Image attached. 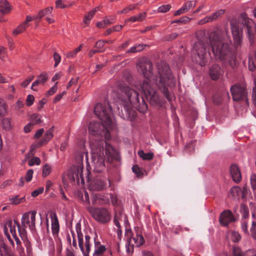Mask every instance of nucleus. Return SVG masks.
Returning <instances> with one entry per match:
<instances>
[{
	"label": "nucleus",
	"instance_id": "obj_51",
	"mask_svg": "<svg viewBox=\"0 0 256 256\" xmlns=\"http://www.w3.org/2000/svg\"><path fill=\"white\" fill-rule=\"evenodd\" d=\"M190 20H191V18H190L188 16H184V17L181 18H180L178 20H176L173 22L172 23L180 22V23L186 24V23L190 22Z\"/></svg>",
	"mask_w": 256,
	"mask_h": 256
},
{
	"label": "nucleus",
	"instance_id": "obj_45",
	"mask_svg": "<svg viewBox=\"0 0 256 256\" xmlns=\"http://www.w3.org/2000/svg\"><path fill=\"white\" fill-rule=\"evenodd\" d=\"M132 170L138 176H140L143 175V172L141 168L137 165L134 166L132 168Z\"/></svg>",
	"mask_w": 256,
	"mask_h": 256
},
{
	"label": "nucleus",
	"instance_id": "obj_49",
	"mask_svg": "<svg viewBox=\"0 0 256 256\" xmlns=\"http://www.w3.org/2000/svg\"><path fill=\"white\" fill-rule=\"evenodd\" d=\"M57 84L58 82H56L54 85L47 92L46 94V96H52L56 92L58 89Z\"/></svg>",
	"mask_w": 256,
	"mask_h": 256
},
{
	"label": "nucleus",
	"instance_id": "obj_58",
	"mask_svg": "<svg viewBox=\"0 0 256 256\" xmlns=\"http://www.w3.org/2000/svg\"><path fill=\"white\" fill-rule=\"evenodd\" d=\"M250 183L252 188L254 190L256 189V174H252L250 177Z\"/></svg>",
	"mask_w": 256,
	"mask_h": 256
},
{
	"label": "nucleus",
	"instance_id": "obj_17",
	"mask_svg": "<svg viewBox=\"0 0 256 256\" xmlns=\"http://www.w3.org/2000/svg\"><path fill=\"white\" fill-rule=\"evenodd\" d=\"M230 172L232 180L236 183L240 182L242 180L241 173L239 168L235 164L230 166Z\"/></svg>",
	"mask_w": 256,
	"mask_h": 256
},
{
	"label": "nucleus",
	"instance_id": "obj_35",
	"mask_svg": "<svg viewBox=\"0 0 256 256\" xmlns=\"http://www.w3.org/2000/svg\"><path fill=\"white\" fill-rule=\"evenodd\" d=\"M25 228L24 227L21 226L20 224L18 225V234L24 241L27 240L26 232Z\"/></svg>",
	"mask_w": 256,
	"mask_h": 256
},
{
	"label": "nucleus",
	"instance_id": "obj_40",
	"mask_svg": "<svg viewBox=\"0 0 256 256\" xmlns=\"http://www.w3.org/2000/svg\"><path fill=\"white\" fill-rule=\"evenodd\" d=\"M230 234L232 240L234 242H238L241 238V236L238 232H232Z\"/></svg>",
	"mask_w": 256,
	"mask_h": 256
},
{
	"label": "nucleus",
	"instance_id": "obj_13",
	"mask_svg": "<svg viewBox=\"0 0 256 256\" xmlns=\"http://www.w3.org/2000/svg\"><path fill=\"white\" fill-rule=\"evenodd\" d=\"M52 136H49L46 134H44L42 140H40L39 142L34 144L30 147V150L28 154H26V159L30 158V156H32L34 155V150L46 144L52 138Z\"/></svg>",
	"mask_w": 256,
	"mask_h": 256
},
{
	"label": "nucleus",
	"instance_id": "obj_56",
	"mask_svg": "<svg viewBox=\"0 0 256 256\" xmlns=\"http://www.w3.org/2000/svg\"><path fill=\"white\" fill-rule=\"evenodd\" d=\"M214 102L216 104H220L222 100L221 96L218 94H216L212 98Z\"/></svg>",
	"mask_w": 256,
	"mask_h": 256
},
{
	"label": "nucleus",
	"instance_id": "obj_31",
	"mask_svg": "<svg viewBox=\"0 0 256 256\" xmlns=\"http://www.w3.org/2000/svg\"><path fill=\"white\" fill-rule=\"evenodd\" d=\"M30 122L33 125L40 124L42 120V116L38 114H33L30 116Z\"/></svg>",
	"mask_w": 256,
	"mask_h": 256
},
{
	"label": "nucleus",
	"instance_id": "obj_8",
	"mask_svg": "<svg viewBox=\"0 0 256 256\" xmlns=\"http://www.w3.org/2000/svg\"><path fill=\"white\" fill-rule=\"evenodd\" d=\"M88 211L96 220L101 223H106L110 220V214L109 211L105 208H94L88 206Z\"/></svg>",
	"mask_w": 256,
	"mask_h": 256
},
{
	"label": "nucleus",
	"instance_id": "obj_54",
	"mask_svg": "<svg viewBox=\"0 0 256 256\" xmlns=\"http://www.w3.org/2000/svg\"><path fill=\"white\" fill-rule=\"evenodd\" d=\"M53 56H54V59L55 61V64H54V67H56L58 64L60 62V60H61V58H60V54L56 52H55Z\"/></svg>",
	"mask_w": 256,
	"mask_h": 256
},
{
	"label": "nucleus",
	"instance_id": "obj_38",
	"mask_svg": "<svg viewBox=\"0 0 256 256\" xmlns=\"http://www.w3.org/2000/svg\"><path fill=\"white\" fill-rule=\"evenodd\" d=\"M248 67L249 70L252 72L256 70V54L255 60L254 58H249Z\"/></svg>",
	"mask_w": 256,
	"mask_h": 256
},
{
	"label": "nucleus",
	"instance_id": "obj_3",
	"mask_svg": "<svg viewBox=\"0 0 256 256\" xmlns=\"http://www.w3.org/2000/svg\"><path fill=\"white\" fill-rule=\"evenodd\" d=\"M114 128H110L102 121L92 122L89 124V132L94 136H100L102 138H91L90 146L91 148V164L93 172L96 173L102 172L106 168L105 159L106 157L109 162L113 160L118 161L120 156L117 151L107 142L103 138L108 140L110 138V130Z\"/></svg>",
	"mask_w": 256,
	"mask_h": 256
},
{
	"label": "nucleus",
	"instance_id": "obj_21",
	"mask_svg": "<svg viewBox=\"0 0 256 256\" xmlns=\"http://www.w3.org/2000/svg\"><path fill=\"white\" fill-rule=\"evenodd\" d=\"M52 218V229L54 235L58 234L59 232L60 226L58 220L56 213L53 212L50 215Z\"/></svg>",
	"mask_w": 256,
	"mask_h": 256
},
{
	"label": "nucleus",
	"instance_id": "obj_9",
	"mask_svg": "<svg viewBox=\"0 0 256 256\" xmlns=\"http://www.w3.org/2000/svg\"><path fill=\"white\" fill-rule=\"evenodd\" d=\"M108 186H112V181L108 179ZM88 187L91 190H102L108 187L107 180L102 177L96 176L92 180L89 181Z\"/></svg>",
	"mask_w": 256,
	"mask_h": 256
},
{
	"label": "nucleus",
	"instance_id": "obj_43",
	"mask_svg": "<svg viewBox=\"0 0 256 256\" xmlns=\"http://www.w3.org/2000/svg\"><path fill=\"white\" fill-rule=\"evenodd\" d=\"M196 6V2L193 3L192 1H188L184 4L182 6L183 8L184 9L185 12H188V10Z\"/></svg>",
	"mask_w": 256,
	"mask_h": 256
},
{
	"label": "nucleus",
	"instance_id": "obj_26",
	"mask_svg": "<svg viewBox=\"0 0 256 256\" xmlns=\"http://www.w3.org/2000/svg\"><path fill=\"white\" fill-rule=\"evenodd\" d=\"M10 10V4L7 0H0V15L9 12Z\"/></svg>",
	"mask_w": 256,
	"mask_h": 256
},
{
	"label": "nucleus",
	"instance_id": "obj_39",
	"mask_svg": "<svg viewBox=\"0 0 256 256\" xmlns=\"http://www.w3.org/2000/svg\"><path fill=\"white\" fill-rule=\"evenodd\" d=\"M98 10V8H96L86 15L84 20V22L87 24V21L90 20L94 15L96 12Z\"/></svg>",
	"mask_w": 256,
	"mask_h": 256
},
{
	"label": "nucleus",
	"instance_id": "obj_46",
	"mask_svg": "<svg viewBox=\"0 0 256 256\" xmlns=\"http://www.w3.org/2000/svg\"><path fill=\"white\" fill-rule=\"evenodd\" d=\"M51 172V168L48 164H46L43 167L42 170V176H46L50 174Z\"/></svg>",
	"mask_w": 256,
	"mask_h": 256
},
{
	"label": "nucleus",
	"instance_id": "obj_10",
	"mask_svg": "<svg viewBox=\"0 0 256 256\" xmlns=\"http://www.w3.org/2000/svg\"><path fill=\"white\" fill-rule=\"evenodd\" d=\"M36 212L34 210L24 214L22 218V226L28 227L31 230L35 229L36 215Z\"/></svg>",
	"mask_w": 256,
	"mask_h": 256
},
{
	"label": "nucleus",
	"instance_id": "obj_64",
	"mask_svg": "<svg viewBox=\"0 0 256 256\" xmlns=\"http://www.w3.org/2000/svg\"><path fill=\"white\" fill-rule=\"evenodd\" d=\"M33 126H34L30 122L28 123L24 127V132L26 133L30 132Z\"/></svg>",
	"mask_w": 256,
	"mask_h": 256
},
{
	"label": "nucleus",
	"instance_id": "obj_53",
	"mask_svg": "<svg viewBox=\"0 0 256 256\" xmlns=\"http://www.w3.org/2000/svg\"><path fill=\"white\" fill-rule=\"evenodd\" d=\"M34 100V97L32 95L29 94L26 100V105L28 106H32Z\"/></svg>",
	"mask_w": 256,
	"mask_h": 256
},
{
	"label": "nucleus",
	"instance_id": "obj_25",
	"mask_svg": "<svg viewBox=\"0 0 256 256\" xmlns=\"http://www.w3.org/2000/svg\"><path fill=\"white\" fill-rule=\"evenodd\" d=\"M48 80V77L46 73H42L38 76V78L32 83V89L34 90H36L34 88V86H38V84H44V83Z\"/></svg>",
	"mask_w": 256,
	"mask_h": 256
},
{
	"label": "nucleus",
	"instance_id": "obj_50",
	"mask_svg": "<svg viewBox=\"0 0 256 256\" xmlns=\"http://www.w3.org/2000/svg\"><path fill=\"white\" fill-rule=\"evenodd\" d=\"M256 226V222L255 221H252V226L250 228V232L252 237L255 240H256V232L255 230Z\"/></svg>",
	"mask_w": 256,
	"mask_h": 256
},
{
	"label": "nucleus",
	"instance_id": "obj_1",
	"mask_svg": "<svg viewBox=\"0 0 256 256\" xmlns=\"http://www.w3.org/2000/svg\"><path fill=\"white\" fill-rule=\"evenodd\" d=\"M228 42L230 40L226 31L218 30L208 34L206 38L194 44L193 61L202 66H205L210 56L207 48L210 45L216 59L222 61L226 68L234 69L238 65L236 54Z\"/></svg>",
	"mask_w": 256,
	"mask_h": 256
},
{
	"label": "nucleus",
	"instance_id": "obj_34",
	"mask_svg": "<svg viewBox=\"0 0 256 256\" xmlns=\"http://www.w3.org/2000/svg\"><path fill=\"white\" fill-rule=\"evenodd\" d=\"M9 200L12 204L16 205L24 202L25 198L24 196L20 198L18 196H16L14 198H10Z\"/></svg>",
	"mask_w": 256,
	"mask_h": 256
},
{
	"label": "nucleus",
	"instance_id": "obj_55",
	"mask_svg": "<svg viewBox=\"0 0 256 256\" xmlns=\"http://www.w3.org/2000/svg\"><path fill=\"white\" fill-rule=\"evenodd\" d=\"M254 82L255 86L253 88L252 100L254 104V106L256 107V78H254Z\"/></svg>",
	"mask_w": 256,
	"mask_h": 256
},
{
	"label": "nucleus",
	"instance_id": "obj_5",
	"mask_svg": "<svg viewBox=\"0 0 256 256\" xmlns=\"http://www.w3.org/2000/svg\"><path fill=\"white\" fill-rule=\"evenodd\" d=\"M242 26L246 28V32L250 42L252 43L254 40V24L252 19L248 18L246 13H242L238 21L230 22L234 46L236 51L238 50L242 44L243 30Z\"/></svg>",
	"mask_w": 256,
	"mask_h": 256
},
{
	"label": "nucleus",
	"instance_id": "obj_52",
	"mask_svg": "<svg viewBox=\"0 0 256 256\" xmlns=\"http://www.w3.org/2000/svg\"><path fill=\"white\" fill-rule=\"evenodd\" d=\"M82 200L84 202H86V203L88 204H90V201L88 194L86 191H84V195L82 196Z\"/></svg>",
	"mask_w": 256,
	"mask_h": 256
},
{
	"label": "nucleus",
	"instance_id": "obj_57",
	"mask_svg": "<svg viewBox=\"0 0 256 256\" xmlns=\"http://www.w3.org/2000/svg\"><path fill=\"white\" fill-rule=\"evenodd\" d=\"M44 188L42 187H40L38 189L33 191L32 193V196L33 197H36L38 196L40 194H42L44 192Z\"/></svg>",
	"mask_w": 256,
	"mask_h": 256
},
{
	"label": "nucleus",
	"instance_id": "obj_36",
	"mask_svg": "<svg viewBox=\"0 0 256 256\" xmlns=\"http://www.w3.org/2000/svg\"><path fill=\"white\" fill-rule=\"evenodd\" d=\"M145 46H146V45H144L142 44H140L137 46H134L132 48H131L130 49L128 50H127V52L128 53H130V52L134 53V52H140L144 48V47Z\"/></svg>",
	"mask_w": 256,
	"mask_h": 256
},
{
	"label": "nucleus",
	"instance_id": "obj_29",
	"mask_svg": "<svg viewBox=\"0 0 256 256\" xmlns=\"http://www.w3.org/2000/svg\"><path fill=\"white\" fill-rule=\"evenodd\" d=\"M29 26V24H26V22H24L20 24L16 28L12 31V34L14 36H17L24 32Z\"/></svg>",
	"mask_w": 256,
	"mask_h": 256
},
{
	"label": "nucleus",
	"instance_id": "obj_2",
	"mask_svg": "<svg viewBox=\"0 0 256 256\" xmlns=\"http://www.w3.org/2000/svg\"><path fill=\"white\" fill-rule=\"evenodd\" d=\"M138 70L145 78L142 82L136 86L145 96L150 104L157 106L160 104V100L156 90L150 83H154L162 91L168 101L171 100L172 96L168 92L166 86H174L175 80L171 73L168 65L165 62L158 64V68L159 76H153L152 73V64L148 58H142L137 64Z\"/></svg>",
	"mask_w": 256,
	"mask_h": 256
},
{
	"label": "nucleus",
	"instance_id": "obj_59",
	"mask_svg": "<svg viewBox=\"0 0 256 256\" xmlns=\"http://www.w3.org/2000/svg\"><path fill=\"white\" fill-rule=\"evenodd\" d=\"M6 112V108L4 104L2 102V100H0V116L4 115Z\"/></svg>",
	"mask_w": 256,
	"mask_h": 256
},
{
	"label": "nucleus",
	"instance_id": "obj_6",
	"mask_svg": "<svg viewBox=\"0 0 256 256\" xmlns=\"http://www.w3.org/2000/svg\"><path fill=\"white\" fill-rule=\"evenodd\" d=\"M94 112L100 120L105 122L108 127L114 128L112 108L108 102L97 104L94 108Z\"/></svg>",
	"mask_w": 256,
	"mask_h": 256
},
{
	"label": "nucleus",
	"instance_id": "obj_30",
	"mask_svg": "<svg viewBox=\"0 0 256 256\" xmlns=\"http://www.w3.org/2000/svg\"><path fill=\"white\" fill-rule=\"evenodd\" d=\"M242 188L238 186L232 187L230 190V194L234 198L239 199L240 198Z\"/></svg>",
	"mask_w": 256,
	"mask_h": 256
},
{
	"label": "nucleus",
	"instance_id": "obj_44",
	"mask_svg": "<svg viewBox=\"0 0 256 256\" xmlns=\"http://www.w3.org/2000/svg\"><path fill=\"white\" fill-rule=\"evenodd\" d=\"M40 163V160L38 157H34L28 162V165L32 166L34 164L39 165Z\"/></svg>",
	"mask_w": 256,
	"mask_h": 256
},
{
	"label": "nucleus",
	"instance_id": "obj_7",
	"mask_svg": "<svg viewBox=\"0 0 256 256\" xmlns=\"http://www.w3.org/2000/svg\"><path fill=\"white\" fill-rule=\"evenodd\" d=\"M83 158L84 155L82 154H80L77 156L76 160L78 162V164L73 166L68 173V178L72 183L74 184L76 182L78 184H79L80 180L82 184H84V182L82 175Z\"/></svg>",
	"mask_w": 256,
	"mask_h": 256
},
{
	"label": "nucleus",
	"instance_id": "obj_33",
	"mask_svg": "<svg viewBox=\"0 0 256 256\" xmlns=\"http://www.w3.org/2000/svg\"><path fill=\"white\" fill-rule=\"evenodd\" d=\"M140 157L144 160H151L153 158L154 154L152 152L144 153L142 150H139L138 152Z\"/></svg>",
	"mask_w": 256,
	"mask_h": 256
},
{
	"label": "nucleus",
	"instance_id": "obj_37",
	"mask_svg": "<svg viewBox=\"0 0 256 256\" xmlns=\"http://www.w3.org/2000/svg\"><path fill=\"white\" fill-rule=\"evenodd\" d=\"M240 212L243 218H246L248 216V208L246 204H240Z\"/></svg>",
	"mask_w": 256,
	"mask_h": 256
},
{
	"label": "nucleus",
	"instance_id": "obj_23",
	"mask_svg": "<svg viewBox=\"0 0 256 256\" xmlns=\"http://www.w3.org/2000/svg\"><path fill=\"white\" fill-rule=\"evenodd\" d=\"M109 202V198L108 197L105 196H102L100 194H95L92 200V204H107Z\"/></svg>",
	"mask_w": 256,
	"mask_h": 256
},
{
	"label": "nucleus",
	"instance_id": "obj_63",
	"mask_svg": "<svg viewBox=\"0 0 256 256\" xmlns=\"http://www.w3.org/2000/svg\"><path fill=\"white\" fill-rule=\"evenodd\" d=\"M6 55V49L2 46H0V58L2 59Z\"/></svg>",
	"mask_w": 256,
	"mask_h": 256
},
{
	"label": "nucleus",
	"instance_id": "obj_41",
	"mask_svg": "<svg viewBox=\"0 0 256 256\" xmlns=\"http://www.w3.org/2000/svg\"><path fill=\"white\" fill-rule=\"evenodd\" d=\"M82 44H80L78 48H76L74 51H71L67 53V58H70L75 56L76 54L81 50Z\"/></svg>",
	"mask_w": 256,
	"mask_h": 256
},
{
	"label": "nucleus",
	"instance_id": "obj_19",
	"mask_svg": "<svg viewBox=\"0 0 256 256\" xmlns=\"http://www.w3.org/2000/svg\"><path fill=\"white\" fill-rule=\"evenodd\" d=\"M224 12L225 10H220L216 12L212 16H206L204 19L200 20L198 24H202L206 22H211L218 18L220 15L223 14L224 13Z\"/></svg>",
	"mask_w": 256,
	"mask_h": 256
},
{
	"label": "nucleus",
	"instance_id": "obj_22",
	"mask_svg": "<svg viewBox=\"0 0 256 256\" xmlns=\"http://www.w3.org/2000/svg\"><path fill=\"white\" fill-rule=\"evenodd\" d=\"M106 250L105 246L100 244V242L94 240V251L93 256H104Z\"/></svg>",
	"mask_w": 256,
	"mask_h": 256
},
{
	"label": "nucleus",
	"instance_id": "obj_24",
	"mask_svg": "<svg viewBox=\"0 0 256 256\" xmlns=\"http://www.w3.org/2000/svg\"><path fill=\"white\" fill-rule=\"evenodd\" d=\"M0 256H14L10 248L4 242L0 243Z\"/></svg>",
	"mask_w": 256,
	"mask_h": 256
},
{
	"label": "nucleus",
	"instance_id": "obj_61",
	"mask_svg": "<svg viewBox=\"0 0 256 256\" xmlns=\"http://www.w3.org/2000/svg\"><path fill=\"white\" fill-rule=\"evenodd\" d=\"M104 46V42L103 40H98L95 44L94 47L98 49H102Z\"/></svg>",
	"mask_w": 256,
	"mask_h": 256
},
{
	"label": "nucleus",
	"instance_id": "obj_62",
	"mask_svg": "<svg viewBox=\"0 0 256 256\" xmlns=\"http://www.w3.org/2000/svg\"><path fill=\"white\" fill-rule=\"evenodd\" d=\"M46 15V12H45L44 10H40L38 15L36 16H34V19H39L40 20L44 17V16Z\"/></svg>",
	"mask_w": 256,
	"mask_h": 256
},
{
	"label": "nucleus",
	"instance_id": "obj_14",
	"mask_svg": "<svg viewBox=\"0 0 256 256\" xmlns=\"http://www.w3.org/2000/svg\"><path fill=\"white\" fill-rule=\"evenodd\" d=\"M52 136H49L46 134H44L42 140H40L39 142L34 144L30 147V150L28 154H26V159L30 158V156H32L34 155V150L46 144L52 138Z\"/></svg>",
	"mask_w": 256,
	"mask_h": 256
},
{
	"label": "nucleus",
	"instance_id": "obj_42",
	"mask_svg": "<svg viewBox=\"0 0 256 256\" xmlns=\"http://www.w3.org/2000/svg\"><path fill=\"white\" fill-rule=\"evenodd\" d=\"M2 125L3 128L7 130H10L12 128L10 120L8 118H4L2 119Z\"/></svg>",
	"mask_w": 256,
	"mask_h": 256
},
{
	"label": "nucleus",
	"instance_id": "obj_18",
	"mask_svg": "<svg viewBox=\"0 0 256 256\" xmlns=\"http://www.w3.org/2000/svg\"><path fill=\"white\" fill-rule=\"evenodd\" d=\"M124 218V220H126V216L123 214L121 212L118 213L116 212L114 218V223L117 227V235L118 238L120 240L122 234V231L120 230V220H122Z\"/></svg>",
	"mask_w": 256,
	"mask_h": 256
},
{
	"label": "nucleus",
	"instance_id": "obj_47",
	"mask_svg": "<svg viewBox=\"0 0 256 256\" xmlns=\"http://www.w3.org/2000/svg\"><path fill=\"white\" fill-rule=\"evenodd\" d=\"M171 6L170 4L161 6L158 8V12H166L170 10Z\"/></svg>",
	"mask_w": 256,
	"mask_h": 256
},
{
	"label": "nucleus",
	"instance_id": "obj_48",
	"mask_svg": "<svg viewBox=\"0 0 256 256\" xmlns=\"http://www.w3.org/2000/svg\"><path fill=\"white\" fill-rule=\"evenodd\" d=\"M33 173H34V171L32 169L29 170L26 172V174L25 178H24L26 182H30L32 180V178Z\"/></svg>",
	"mask_w": 256,
	"mask_h": 256
},
{
	"label": "nucleus",
	"instance_id": "obj_20",
	"mask_svg": "<svg viewBox=\"0 0 256 256\" xmlns=\"http://www.w3.org/2000/svg\"><path fill=\"white\" fill-rule=\"evenodd\" d=\"M234 256H256V250H248L243 254L240 249L238 247H234L233 248Z\"/></svg>",
	"mask_w": 256,
	"mask_h": 256
},
{
	"label": "nucleus",
	"instance_id": "obj_15",
	"mask_svg": "<svg viewBox=\"0 0 256 256\" xmlns=\"http://www.w3.org/2000/svg\"><path fill=\"white\" fill-rule=\"evenodd\" d=\"M235 221L234 218L230 210H225L220 217V222L222 224L227 226L230 222Z\"/></svg>",
	"mask_w": 256,
	"mask_h": 256
},
{
	"label": "nucleus",
	"instance_id": "obj_16",
	"mask_svg": "<svg viewBox=\"0 0 256 256\" xmlns=\"http://www.w3.org/2000/svg\"><path fill=\"white\" fill-rule=\"evenodd\" d=\"M223 74V71L220 66L218 64H214L210 66L209 75L214 80H218Z\"/></svg>",
	"mask_w": 256,
	"mask_h": 256
},
{
	"label": "nucleus",
	"instance_id": "obj_4",
	"mask_svg": "<svg viewBox=\"0 0 256 256\" xmlns=\"http://www.w3.org/2000/svg\"><path fill=\"white\" fill-rule=\"evenodd\" d=\"M118 99L120 101L123 106V110L126 116L133 118L136 116L133 108L136 109L141 113H146L148 107L142 96L140 97L138 93L125 84H120L118 92Z\"/></svg>",
	"mask_w": 256,
	"mask_h": 256
},
{
	"label": "nucleus",
	"instance_id": "obj_32",
	"mask_svg": "<svg viewBox=\"0 0 256 256\" xmlns=\"http://www.w3.org/2000/svg\"><path fill=\"white\" fill-rule=\"evenodd\" d=\"M146 12H143V13H140L138 16H135L130 17V18H128L126 20V22H142L146 18Z\"/></svg>",
	"mask_w": 256,
	"mask_h": 256
},
{
	"label": "nucleus",
	"instance_id": "obj_11",
	"mask_svg": "<svg viewBox=\"0 0 256 256\" xmlns=\"http://www.w3.org/2000/svg\"><path fill=\"white\" fill-rule=\"evenodd\" d=\"M230 92L234 100L239 101L243 100H247V92L244 86L238 84L234 85L231 87Z\"/></svg>",
	"mask_w": 256,
	"mask_h": 256
},
{
	"label": "nucleus",
	"instance_id": "obj_60",
	"mask_svg": "<svg viewBox=\"0 0 256 256\" xmlns=\"http://www.w3.org/2000/svg\"><path fill=\"white\" fill-rule=\"evenodd\" d=\"M34 78V76L29 77L26 80H24L22 83V86L24 88L26 87L29 84L32 80Z\"/></svg>",
	"mask_w": 256,
	"mask_h": 256
},
{
	"label": "nucleus",
	"instance_id": "obj_27",
	"mask_svg": "<svg viewBox=\"0 0 256 256\" xmlns=\"http://www.w3.org/2000/svg\"><path fill=\"white\" fill-rule=\"evenodd\" d=\"M133 240L136 246H140L144 243V239L140 233L136 232V236L131 238L130 241Z\"/></svg>",
	"mask_w": 256,
	"mask_h": 256
},
{
	"label": "nucleus",
	"instance_id": "obj_12",
	"mask_svg": "<svg viewBox=\"0 0 256 256\" xmlns=\"http://www.w3.org/2000/svg\"><path fill=\"white\" fill-rule=\"evenodd\" d=\"M76 231L78 235V246L84 256H89L88 254L90 250V243L85 242V248H84L83 245V234L81 232L80 226L78 224L76 226Z\"/></svg>",
	"mask_w": 256,
	"mask_h": 256
},
{
	"label": "nucleus",
	"instance_id": "obj_28",
	"mask_svg": "<svg viewBox=\"0 0 256 256\" xmlns=\"http://www.w3.org/2000/svg\"><path fill=\"white\" fill-rule=\"evenodd\" d=\"M18 225H20L18 221L14 220V222H12L11 220H8L6 222V226L9 228L10 233L12 234V236H16V226L18 228Z\"/></svg>",
	"mask_w": 256,
	"mask_h": 256
}]
</instances>
